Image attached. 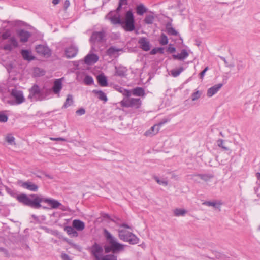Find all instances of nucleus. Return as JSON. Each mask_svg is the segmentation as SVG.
<instances>
[{
    "label": "nucleus",
    "instance_id": "59",
    "mask_svg": "<svg viewBox=\"0 0 260 260\" xmlns=\"http://www.w3.org/2000/svg\"><path fill=\"white\" fill-rule=\"evenodd\" d=\"M119 226L120 227L124 228H126V229H131V226L129 225H128L126 223H121V224H119Z\"/></svg>",
    "mask_w": 260,
    "mask_h": 260
},
{
    "label": "nucleus",
    "instance_id": "8",
    "mask_svg": "<svg viewBox=\"0 0 260 260\" xmlns=\"http://www.w3.org/2000/svg\"><path fill=\"white\" fill-rule=\"evenodd\" d=\"M37 53L46 57H49L52 54V51L48 46L44 45H37L35 47Z\"/></svg>",
    "mask_w": 260,
    "mask_h": 260
},
{
    "label": "nucleus",
    "instance_id": "47",
    "mask_svg": "<svg viewBox=\"0 0 260 260\" xmlns=\"http://www.w3.org/2000/svg\"><path fill=\"white\" fill-rule=\"evenodd\" d=\"M85 113H86L85 109L83 108H81L76 111V114L78 115H79V116L83 115L85 114Z\"/></svg>",
    "mask_w": 260,
    "mask_h": 260
},
{
    "label": "nucleus",
    "instance_id": "14",
    "mask_svg": "<svg viewBox=\"0 0 260 260\" xmlns=\"http://www.w3.org/2000/svg\"><path fill=\"white\" fill-rule=\"evenodd\" d=\"M138 44L140 47L145 51H148L150 49V43L147 39L145 37L140 38L138 41Z\"/></svg>",
    "mask_w": 260,
    "mask_h": 260
},
{
    "label": "nucleus",
    "instance_id": "34",
    "mask_svg": "<svg viewBox=\"0 0 260 260\" xmlns=\"http://www.w3.org/2000/svg\"><path fill=\"white\" fill-rule=\"evenodd\" d=\"M187 213L184 209L176 208L174 210V215L176 216H184Z\"/></svg>",
    "mask_w": 260,
    "mask_h": 260
},
{
    "label": "nucleus",
    "instance_id": "36",
    "mask_svg": "<svg viewBox=\"0 0 260 260\" xmlns=\"http://www.w3.org/2000/svg\"><path fill=\"white\" fill-rule=\"evenodd\" d=\"M159 43L161 45H165L168 43V39L167 36L164 33H162L160 35V38L159 40Z\"/></svg>",
    "mask_w": 260,
    "mask_h": 260
},
{
    "label": "nucleus",
    "instance_id": "20",
    "mask_svg": "<svg viewBox=\"0 0 260 260\" xmlns=\"http://www.w3.org/2000/svg\"><path fill=\"white\" fill-rule=\"evenodd\" d=\"M16 47V40L15 38H11L3 47L5 50L11 51L14 47Z\"/></svg>",
    "mask_w": 260,
    "mask_h": 260
},
{
    "label": "nucleus",
    "instance_id": "3",
    "mask_svg": "<svg viewBox=\"0 0 260 260\" xmlns=\"http://www.w3.org/2000/svg\"><path fill=\"white\" fill-rule=\"evenodd\" d=\"M109 17V19L113 24H121L124 30L127 31H132L135 28V18L131 10L126 12L124 21L121 20L119 16H112V12L108 13L106 16V17Z\"/></svg>",
    "mask_w": 260,
    "mask_h": 260
},
{
    "label": "nucleus",
    "instance_id": "1",
    "mask_svg": "<svg viewBox=\"0 0 260 260\" xmlns=\"http://www.w3.org/2000/svg\"><path fill=\"white\" fill-rule=\"evenodd\" d=\"M17 200L24 205L34 209H56L59 207L61 203L52 198H45L42 194H21L17 196Z\"/></svg>",
    "mask_w": 260,
    "mask_h": 260
},
{
    "label": "nucleus",
    "instance_id": "25",
    "mask_svg": "<svg viewBox=\"0 0 260 260\" xmlns=\"http://www.w3.org/2000/svg\"><path fill=\"white\" fill-rule=\"evenodd\" d=\"M132 93L135 96H144L145 95V92L142 87H137L132 90Z\"/></svg>",
    "mask_w": 260,
    "mask_h": 260
},
{
    "label": "nucleus",
    "instance_id": "50",
    "mask_svg": "<svg viewBox=\"0 0 260 260\" xmlns=\"http://www.w3.org/2000/svg\"><path fill=\"white\" fill-rule=\"evenodd\" d=\"M11 36L10 32L9 31H6L5 32L3 33L2 38L4 40H7Z\"/></svg>",
    "mask_w": 260,
    "mask_h": 260
},
{
    "label": "nucleus",
    "instance_id": "27",
    "mask_svg": "<svg viewBox=\"0 0 260 260\" xmlns=\"http://www.w3.org/2000/svg\"><path fill=\"white\" fill-rule=\"evenodd\" d=\"M115 89L119 92L122 94L124 96H125V98H129L131 96V92L122 87L117 86L115 87Z\"/></svg>",
    "mask_w": 260,
    "mask_h": 260
},
{
    "label": "nucleus",
    "instance_id": "33",
    "mask_svg": "<svg viewBox=\"0 0 260 260\" xmlns=\"http://www.w3.org/2000/svg\"><path fill=\"white\" fill-rule=\"evenodd\" d=\"M73 97L71 94H68L66 100L63 108H67L73 104Z\"/></svg>",
    "mask_w": 260,
    "mask_h": 260
},
{
    "label": "nucleus",
    "instance_id": "37",
    "mask_svg": "<svg viewBox=\"0 0 260 260\" xmlns=\"http://www.w3.org/2000/svg\"><path fill=\"white\" fill-rule=\"evenodd\" d=\"M157 53H159L160 54H164V48L163 47H156L152 49L150 51V54L151 55H154Z\"/></svg>",
    "mask_w": 260,
    "mask_h": 260
},
{
    "label": "nucleus",
    "instance_id": "42",
    "mask_svg": "<svg viewBox=\"0 0 260 260\" xmlns=\"http://www.w3.org/2000/svg\"><path fill=\"white\" fill-rule=\"evenodd\" d=\"M25 100L22 92L20 91H17V104H20Z\"/></svg>",
    "mask_w": 260,
    "mask_h": 260
},
{
    "label": "nucleus",
    "instance_id": "55",
    "mask_svg": "<svg viewBox=\"0 0 260 260\" xmlns=\"http://www.w3.org/2000/svg\"><path fill=\"white\" fill-rule=\"evenodd\" d=\"M50 140H53V141H66V140L65 138H61V137H58V138H50Z\"/></svg>",
    "mask_w": 260,
    "mask_h": 260
},
{
    "label": "nucleus",
    "instance_id": "48",
    "mask_svg": "<svg viewBox=\"0 0 260 260\" xmlns=\"http://www.w3.org/2000/svg\"><path fill=\"white\" fill-rule=\"evenodd\" d=\"M8 120V117L6 114L0 113V122H5Z\"/></svg>",
    "mask_w": 260,
    "mask_h": 260
},
{
    "label": "nucleus",
    "instance_id": "53",
    "mask_svg": "<svg viewBox=\"0 0 260 260\" xmlns=\"http://www.w3.org/2000/svg\"><path fill=\"white\" fill-rule=\"evenodd\" d=\"M61 258L62 260H71L70 256L66 253H62L61 254Z\"/></svg>",
    "mask_w": 260,
    "mask_h": 260
},
{
    "label": "nucleus",
    "instance_id": "35",
    "mask_svg": "<svg viewBox=\"0 0 260 260\" xmlns=\"http://www.w3.org/2000/svg\"><path fill=\"white\" fill-rule=\"evenodd\" d=\"M121 49H117L114 46L110 47L107 50V54L109 56L113 55L115 53L120 51Z\"/></svg>",
    "mask_w": 260,
    "mask_h": 260
},
{
    "label": "nucleus",
    "instance_id": "64",
    "mask_svg": "<svg viewBox=\"0 0 260 260\" xmlns=\"http://www.w3.org/2000/svg\"><path fill=\"white\" fill-rule=\"evenodd\" d=\"M256 177L258 180H260V173L259 172H257L256 173Z\"/></svg>",
    "mask_w": 260,
    "mask_h": 260
},
{
    "label": "nucleus",
    "instance_id": "58",
    "mask_svg": "<svg viewBox=\"0 0 260 260\" xmlns=\"http://www.w3.org/2000/svg\"><path fill=\"white\" fill-rule=\"evenodd\" d=\"M168 121V120L166 119H163L161 121H160V122H159L157 125H158V126L159 127L160 126H161L162 125H164V124H165L166 122H167Z\"/></svg>",
    "mask_w": 260,
    "mask_h": 260
},
{
    "label": "nucleus",
    "instance_id": "11",
    "mask_svg": "<svg viewBox=\"0 0 260 260\" xmlns=\"http://www.w3.org/2000/svg\"><path fill=\"white\" fill-rule=\"evenodd\" d=\"M78 52V47L74 45H71L69 47L66 48L64 51L65 56L67 58H72L75 57Z\"/></svg>",
    "mask_w": 260,
    "mask_h": 260
},
{
    "label": "nucleus",
    "instance_id": "56",
    "mask_svg": "<svg viewBox=\"0 0 260 260\" xmlns=\"http://www.w3.org/2000/svg\"><path fill=\"white\" fill-rule=\"evenodd\" d=\"M0 252H4L7 257L9 256L8 251L4 248L0 247Z\"/></svg>",
    "mask_w": 260,
    "mask_h": 260
},
{
    "label": "nucleus",
    "instance_id": "52",
    "mask_svg": "<svg viewBox=\"0 0 260 260\" xmlns=\"http://www.w3.org/2000/svg\"><path fill=\"white\" fill-rule=\"evenodd\" d=\"M209 68L208 67H206L199 74L200 78L201 79H203L204 77L205 73L208 70Z\"/></svg>",
    "mask_w": 260,
    "mask_h": 260
},
{
    "label": "nucleus",
    "instance_id": "21",
    "mask_svg": "<svg viewBox=\"0 0 260 260\" xmlns=\"http://www.w3.org/2000/svg\"><path fill=\"white\" fill-rule=\"evenodd\" d=\"M189 55L188 53L185 49H182L180 54H173L172 57L174 59L183 60L186 58Z\"/></svg>",
    "mask_w": 260,
    "mask_h": 260
},
{
    "label": "nucleus",
    "instance_id": "2",
    "mask_svg": "<svg viewBox=\"0 0 260 260\" xmlns=\"http://www.w3.org/2000/svg\"><path fill=\"white\" fill-rule=\"evenodd\" d=\"M104 235L109 245L104 246L105 253L112 252V254H106L101 257L100 260H117V256L115 254L124 251L126 245L117 242V239L107 230H104Z\"/></svg>",
    "mask_w": 260,
    "mask_h": 260
},
{
    "label": "nucleus",
    "instance_id": "30",
    "mask_svg": "<svg viewBox=\"0 0 260 260\" xmlns=\"http://www.w3.org/2000/svg\"><path fill=\"white\" fill-rule=\"evenodd\" d=\"M159 130V127L158 126L157 124H155L152 126L150 129L147 131L145 133V135L146 136H150L151 135H155L158 133Z\"/></svg>",
    "mask_w": 260,
    "mask_h": 260
},
{
    "label": "nucleus",
    "instance_id": "38",
    "mask_svg": "<svg viewBox=\"0 0 260 260\" xmlns=\"http://www.w3.org/2000/svg\"><path fill=\"white\" fill-rule=\"evenodd\" d=\"M84 82L85 84L90 85L93 83L94 80L91 76L86 75L84 79Z\"/></svg>",
    "mask_w": 260,
    "mask_h": 260
},
{
    "label": "nucleus",
    "instance_id": "6",
    "mask_svg": "<svg viewBox=\"0 0 260 260\" xmlns=\"http://www.w3.org/2000/svg\"><path fill=\"white\" fill-rule=\"evenodd\" d=\"M106 31L103 29L100 31H93L90 38V42L93 45L96 43H103L106 41Z\"/></svg>",
    "mask_w": 260,
    "mask_h": 260
},
{
    "label": "nucleus",
    "instance_id": "18",
    "mask_svg": "<svg viewBox=\"0 0 260 260\" xmlns=\"http://www.w3.org/2000/svg\"><path fill=\"white\" fill-rule=\"evenodd\" d=\"M115 75L121 77H124L126 75V73L127 71L126 68L122 66H119L118 67L115 66Z\"/></svg>",
    "mask_w": 260,
    "mask_h": 260
},
{
    "label": "nucleus",
    "instance_id": "26",
    "mask_svg": "<svg viewBox=\"0 0 260 260\" xmlns=\"http://www.w3.org/2000/svg\"><path fill=\"white\" fill-rule=\"evenodd\" d=\"M136 13L138 15L142 16L145 13L147 12L148 9L143 4H140L137 6L136 8Z\"/></svg>",
    "mask_w": 260,
    "mask_h": 260
},
{
    "label": "nucleus",
    "instance_id": "57",
    "mask_svg": "<svg viewBox=\"0 0 260 260\" xmlns=\"http://www.w3.org/2000/svg\"><path fill=\"white\" fill-rule=\"evenodd\" d=\"M70 4V1L69 0H66L64 3V8L65 10L67 9V8L69 7Z\"/></svg>",
    "mask_w": 260,
    "mask_h": 260
},
{
    "label": "nucleus",
    "instance_id": "31",
    "mask_svg": "<svg viewBox=\"0 0 260 260\" xmlns=\"http://www.w3.org/2000/svg\"><path fill=\"white\" fill-rule=\"evenodd\" d=\"M67 234L73 237H77L78 236V232L73 226H67L66 228Z\"/></svg>",
    "mask_w": 260,
    "mask_h": 260
},
{
    "label": "nucleus",
    "instance_id": "12",
    "mask_svg": "<svg viewBox=\"0 0 260 260\" xmlns=\"http://www.w3.org/2000/svg\"><path fill=\"white\" fill-rule=\"evenodd\" d=\"M18 183L23 188L32 191L36 192L38 190V186L30 181L23 182L22 181H19Z\"/></svg>",
    "mask_w": 260,
    "mask_h": 260
},
{
    "label": "nucleus",
    "instance_id": "49",
    "mask_svg": "<svg viewBox=\"0 0 260 260\" xmlns=\"http://www.w3.org/2000/svg\"><path fill=\"white\" fill-rule=\"evenodd\" d=\"M111 221L115 223L117 225L119 226V224L121 223V219L117 217L114 216L113 218L111 219Z\"/></svg>",
    "mask_w": 260,
    "mask_h": 260
},
{
    "label": "nucleus",
    "instance_id": "44",
    "mask_svg": "<svg viewBox=\"0 0 260 260\" xmlns=\"http://www.w3.org/2000/svg\"><path fill=\"white\" fill-rule=\"evenodd\" d=\"M11 95L14 98V100L12 101H9V103L11 104L14 105L16 104V88L15 87L12 89Z\"/></svg>",
    "mask_w": 260,
    "mask_h": 260
},
{
    "label": "nucleus",
    "instance_id": "9",
    "mask_svg": "<svg viewBox=\"0 0 260 260\" xmlns=\"http://www.w3.org/2000/svg\"><path fill=\"white\" fill-rule=\"evenodd\" d=\"M29 98L33 99L35 101L41 100L42 94L39 87L36 85H34L29 89Z\"/></svg>",
    "mask_w": 260,
    "mask_h": 260
},
{
    "label": "nucleus",
    "instance_id": "13",
    "mask_svg": "<svg viewBox=\"0 0 260 260\" xmlns=\"http://www.w3.org/2000/svg\"><path fill=\"white\" fill-rule=\"evenodd\" d=\"M99 56L94 53H89L84 57L85 63L87 65H92L99 60Z\"/></svg>",
    "mask_w": 260,
    "mask_h": 260
},
{
    "label": "nucleus",
    "instance_id": "24",
    "mask_svg": "<svg viewBox=\"0 0 260 260\" xmlns=\"http://www.w3.org/2000/svg\"><path fill=\"white\" fill-rule=\"evenodd\" d=\"M166 29L169 35L176 36L178 35V32L172 26L171 22H168L166 24Z\"/></svg>",
    "mask_w": 260,
    "mask_h": 260
},
{
    "label": "nucleus",
    "instance_id": "29",
    "mask_svg": "<svg viewBox=\"0 0 260 260\" xmlns=\"http://www.w3.org/2000/svg\"><path fill=\"white\" fill-rule=\"evenodd\" d=\"M93 92L98 95L99 100L103 101L104 102H107L108 101V98L106 94L102 90H94Z\"/></svg>",
    "mask_w": 260,
    "mask_h": 260
},
{
    "label": "nucleus",
    "instance_id": "54",
    "mask_svg": "<svg viewBox=\"0 0 260 260\" xmlns=\"http://www.w3.org/2000/svg\"><path fill=\"white\" fill-rule=\"evenodd\" d=\"M7 69L8 72H9V73L10 74H12L13 70L14 69V67L13 66V65L12 64L10 63V64H8Z\"/></svg>",
    "mask_w": 260,
    "mask_h": 260
},
{
    "label": "nucleus",
    "instance_id": "45",
    "mask_svg": "<svg viewBox=\"0 0 260 260\" xmlns=\"http://www.w3.org/2000/svg\"><path fill=\"white\" fill-rule=\"evenodd\" d=\"M223 142H224V140L222 139L218 140L217 141L218 146L224 150H226V151L229 150V148L223 145Z\"/></svg>",
    "mask_w": 260,
    "mask_h": 260
},
{
    "label": "nucleus",
    "instance_id": "23",
    "mask_svg": "<svg viewBox=\"0 0 260 260\" xmlns=\"http://www.w3.org/2000/svg\"><path fill=\"white\" fill-rule=\"evenodd\" d=\"M72 226L78 231H82L85 228V224L84 222L78 219L73 220Z\"/></svg>",
    "mask_w": 260,
    "mask_h": 260
},
{
    "label": "nucleus",
    "instance_id": "63",
    "mask_svg": "<svg viewBox=\"0 0 260 260\" xmlns=\"http://www.w3.org/2000/svg\"><path fill=\"white\" fill-rule=\"evenodd\" d=\"M122 6H121V4H118V7L117 8L116 10V11L117 13H118L121 9V8H122Z\"/></svg>",
    "mask_w": 260,
    "mask_h": 260
},
{
    "label": "nucleus",
    "instance_id": "46",
    "mask_svg": "<svg viewBox=\"0 0 260 260\" xmlns=\"http://www.w3.org/2000/svg\"><path fill=\"white\" fill-rule=\"evenodd\" d=\"M176 48L173 46L172 44H170L168 46V47L167 49V51L170 53H173L176 52Z\"/></svg>",
    "mask_w": 260,
    "mask_h": 260
},
{
    "label": "nucleus",
    "instance_id": "5",
    "mask_svg": "<svg viewBox=\"0 0 260 260\" xmlns=\"http://www.w3.org/2000/svg\"><path fill=\"white\" fill-rule=\"evenodd\" d=\"M120 103L123 107L139 109L141 106L142 101L139 98H124Z\"/></svg>",
    "mask_w": 260,
    "mask_h": 260
},
{
    "label": "nucleus",
    "instance_id": "62",
    "mask_svg": "<svg viewBox=\"0 0 260 260\" xmlns=\"http://www.w3.org/2000/svg\"><path fill=\"white\" fill-rule=\"evenodd\" d=\"M220 58H221V60H222L224 61V62L225 64V66H226V67L229 66L228 62L226 61V60L225 59V57H224L223 56H220Z\"/></svg>",
    "mask_w": 260,
    "mask_h": 260
},
{
    "label": "nucleus",
    "instance_id": "22",
    "mask_svg": "<svg viewBox=\"0 0 260 260\" xmlns=\"http://www.w3.org/2000/svg\"><path fill=\"white\" fill-rule=\"evenodd\" d=\"M98 83L101 86L105 87L108 85V80L105 75L102 73L100 74L96 77Z\"/></svg>",
    "mask_w": 260,
    "mask_h": 260
},
{
    "label": "nucleus",
    "instance_id": "39",
    "mask_svg": "<svg viewBox=\"0 0 260 260\" xmlns=\"http://www.w3.org/2000/svg\"><path fill=\"white\" fill-rule=\"evenodd\" d=\"M183 70L184 68L182 67H181L177 70H172L171 74L174 77H176L179 76Z\"/></svg>",
    "mask_w": 260,
    "mask_h": 260
},
{
    "label": "nucleus",
    "instance_id": "28",
    "mask_svg": "<svg viewBox=\"0 0 260 260\" xmlns=\"http://www.w3.org/2000/svg\"><path fill=\"white\" fill-rule=\"evenodd\" d=\"M154 19V13L150 12V14L146 15L144 19V22L146 24H152Z\"/></svg>",
    "mask_w": 260,
    "mask_h": 260
},
{
    "label": "nucleus",
    "instance_id": "17",
    "mask_svg": "<svg viewBox=\"0 0 260 260\" xmlns=\"http://www.w3.org/2000/svg\"><path fill=\"white\" fill-rule=\"evenodd\" d=\"M62 78L56 79L54 82L52 90L55 94H58L62 89Z\"/></svg>",
    "mask_w": 260,
    "mask_h": 260
},
{
    "label": "nucleus",
    "instance_id": "60",
    "mask_svg": "<svg viewBox=\"0 0 260 260\" xmlns=\"http://www.w3.org/2000/svg\"><path fill=\"white\" fill-rule=\"evenodd\" d=\"M244 68V66L242 64V62L240 61L238 64H237V69L238 70H241Z\"/></svg>",
    "mask_w": 260,
    "mask_h": 260
},
{
    "label": "nucleus",
    "instance_id": "43",
    "mask_svg": "<svg viewBox=\"0 0 260 260\" xmlns=\"http://www.w3.org/2000/svg\"><path fill=\"white\" fill-rule=\"evenodd\" d=\"M6 141L10 144H15V138L11 135L9 134L6 137Z\"/></svg>",
    "mask_w": 260,
    "mask_h": 260
},
{
    "label": "nucleus",
    "instance_id": "10",
    "mask_svg": "<svg viewBox=\"0 0 260 260\" xmlns=\"http://www.w3.org/2000/svg\"><path fill=\"white\" fill-rule=\"evenodd\" d=\"M31 34L29 31L17 28V37L21 42H27Z\"/></svg>",
    "mask_w": 260,
    "mask_h": 260
},
{
    "label": "nucleus",
    "instance_id": "61",
    "mask_svg": "<svg viewBox=\"0 0 260 260\" xmlns=\"http://www.w3.org/2000/svg\"><path fill=\"white\" fill-rule=\"evenodd\" d=\"M121 4V6L123 5H127V0H119L118 4Z\"/></svg>",
    "mask_w": 260,
    "mask_h": 260
},
{
    "label": "nucleus",
    "instance_id": "51",
    "mask_svg": "<svg viewBox=\"0 0 260 260\" xmlns=\"http://www.w3.org/2000/svg\"><path fill=\"white\" fill-rule=\"evenodd\" d=\"M28 24L24 21L17 20V27L19 26H27Z\"/></svg>",
    "mask_w": 260,
    "mask_h": 260
},
{
    "label": "nucleus",
    "instance_id": "15",
    "mask_svg": "<svg viewBox=\"0 0 260 260\" xmlns=\"http://www.w3.org/2000/svg\"><path fill=\"white\" fill-rule=\"evenodd\" d=\"M192 177H199L204 182H208L214 177V175L213 173H201L194 174Z\"/></svg>",
    "mask_w": 260,
    "mask_h": 260
},
{
    "label": "nucleus",
    "instance_id": "41",
    "mask_svg": "<svg viewBox=\"0 0 260 260\" xmlns=\"http://www.w3.org/2000/svg\"><path fill=\"white\" fill-rule=\"evenodd\" d=\"M153 178L156 181V182L159 185H162L163 186H166L168 184V182L167 180H161L159 179V178L156 176H153Z\"/></svg>",
    "mask_w": 260,
    "mask_h": 260
},
{
    "label": "nucleus",
    "instance_id": "19",
    "mask_svg": "<svg viewBox=\"0 0 260 260\" xmlns=\"http://www.w3.org/2000/svg\"><path fill=\"white\" fill-rule=\"evenodd\" d=\"M23 58L27 61H31L35 59V57L31 54V51L28 50L22 49L21 51Z\"/></svg>",
    "mask_w": 260,
    "mask_h": 260
},
{
    "label": "nucleus",
    "instance_id": "32",
    "mask_svg": "<svg viewBox=\"0 0 260 260\" xmlns=\"http://www.w3.org/2000/svg\"><path fill=\"white\" fill-rule=\"evenodd\" d=\"M221 203H217L216 201H205L203 205L208 206H213L215 209H219Z\"/></svg>",
    "mask_w": 260,
    "mask_h": 260
},
{
    "label": "nucleus",
    "instance_id": "16",
    "mask_svg": "<svg viewBox=\"0 0 260 260\" xmlns=\"http://www.w3.org/2000/svg\"><path fill=\"white\" fill-rule=\"evenodd\" d=\"M223 86L222 83H219L216 84L212 87L209 88L207 92V95L208 97H211L213 95L215 94Z\"/></svg>",
    "mask_w": 260,
    "mask_h": 260
},
{
    "label": "nucleus",
    "instance_id": "7",
    "mask_svg": "<svg viewBox=\"0 0 260 260\" xmlns=\"http://www.w3.org/2000/svg\"><path fill=\"white\" fill-rule=\"evenodd\" d=\"M91 255L95 258V260H100L103 252V247L97 242L94 244L89 248Z\"/></svg>",
    "mask_w": 260,
    "mask_h": 260
},
{
    "label": "nucleus",
    "instance_id": "4",
    "mask_svg": "<svg viewBox=\"0 0 260 260\" xmlns=\"http://www.w3.org/2000/svg\"><path fill=\"white\" fill-rule=\"evenodd\" d=\"M118 237L124 242H128L129 244L134 245L139 243V239L133 233L126 232L124 230H118Z\"/></svg>",
    "mask_w": 260,
    "mask_h": 260
},
{
    "label": "nucleus",
    "instance_id": "40",
    "mask_svg": "<svg viewBox=\"0 0 260 260\" xmlns=\"http://www.w3.org/2000/svg\"><path fill=\"white\" fill-rule=\"evenodd\" d=\"M202 94V91L197 90L191 94L192 101H194L199 99Z\"/></svg>",
    "mask_w": 260,
    "mask_h": 260
}]
</instances>
